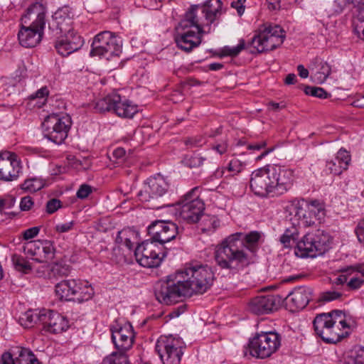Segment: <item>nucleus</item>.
<instances>
[{
  "label": "nucleus",
  "instance_id": "obj_40",
  "mask_svg": "<svg viewBox=\"0 0 364 364\" xmlns=\"http://www.w3.org/2000/svg\"><path fill=\"white\" fill-rule=\"evenodd\" d=\"M41 255L38 258H33L38 262H43L48 259H53L54 256L55 248L50 241H43L41 245Z\"/></svg>",
  "mask_w": 364,
  "mask_h": 364
},
{
  "label": "nucleus",
  "instance_id": "obj_14",
  "mask_svg": "<svg viewBox=\"0 0 364 364\" xmlns=\"http://www.w3.org/2000/svg\"><path fill=\"white\" fill-rule=\"evenodd\" d=\"M183 228L171 220H155L148 227L149 235L161 247H166L164 245L177 236L180 237Z\"/></svg>",
  "mask_w": 364,
  "mask_h": 364
},
{
  "label": "nucleus",
  "instance_id": "obj_59",
  "mask_svg": "<svg viewBox=\"0 0 364 364\" xmlns=\"http://www.w3.org/2000/svg\"><path fill=\"white\" fill-rule=\"evenodd\" d=\"M74 222L70 221L65 223H60L55 225V230L59 233L67 232L73 229Z\"/></svg>",
  "mask_w": 364,
  "mask_h": 364
},
{
  "label": "nucleus",
  "instance_id": "obj_31",
  "mask_svg": "<svg viewBox=\"0 0 364 364\" xmlns=\"http://www.w3.org/2000/svg\"><path fill=\"white\" fill-rule=\"evenodd\" d=\"M113 112L119 117L132 118L138 112V109L136 105L127 100L122 102L120 97L119 102L114 104Z\"/></svg>",
  "mask_w": 364,
  "mask_h": 364
},
{
  "label": "nucleus",
  "instance_id": "obj_4",
  "mask_svg": "<svg viewBox=\"0 0 364 364\" xmlns=\"http://www.w3.org/2000/svg\"><path fill=\"white\" fill-rule=\"evenodd\" d=\"M73 15L68 6L58 9L48 21V29L54 36H60L55 49L62 56L78 50L83 45L82 38L73 30Z\"/></svg>",
  "mask_w": 364,
  "mask_h": 364
},
{
  "label": "nucleus",
  "instance_id": "obj_33",
  "mask_svg": "<svg viewBox=\"0 0 364 364\" xmlns=\"http://www.w3.org/2000/svg\"><path fill=\"white\" fill-rule=\"evenodd\" d=\"M306 206L309 213L314 215L316 220H321L326 215L325 204L319 200H311L306 201Z\"/></svg>",
  "mask_w": 364,
  "mask_h": 364
},
{
  "label": "nucleus",
  "instance_id": "obj_28",
  "mask_svg": "<svg viewBox=\"0 0 364 364\" xmlns=\"http://www.w3.org/2000/svg\"><path fill=\"white\" fill-rule=\"evenodd\" d=\"M13 351L16 356V364H42L28 348L16 346Z\"/></svg>",
  "mask_w": 364,
  "mask_h": 364
},
{
  "label": "nucleus",
  "instance_id": "obj_55",
  "mask_svg": "<svg viewBox=\"0 0 364 364\" xmlns=\"http://www.w3.org/2000/svg\"><path fill=\"white\" fill-rule=\"evenodd\" d=\"M363 264H358L353 266H349L346 268L341 269L340 271L343 273L351 274L353 272H358L361 274L362 277H364V268Z\"/></svg>",
  "mask_w": 364,
  "mask_h": 364
},
{
  "label": "nucleus",
  "instance_id": "obj_46",
  "mask_svg": "<svg viewBox=\"0 0 364 364\" xmlns=\"http://www.w3.org/2000/svg\"><path fill=\"white\" fill-rule=\"evenodd\" d=\"M61 207L62 203L59 199L52 198L47 202L46 210L48 214H53Z\"/></svg>",
  "mask_w": 364,
  "mask_h": 364
},
{
  "label": "nucleus",
  "instance_id": "obj_49",
  "mask_svg": "<svg viewBox=\"0 0 364 364\" xmlns=\"http://www.w3.org/2000/svg\"><path fill=\"white\" fill-rule=\"evenodd\" d=\"M341 293L336 291H328L323 292L320 297V301L328 302L341 298Z\"/></svg>",
  "mask_w": 364,
  "mask_h": 364
},
{
  "label": "nucleus",
  "instance_id": "obj_58",
  "mask_svg": "<svg viewBox=\"0 0 364 364\" xmlns=\"http://www.w3.org/2000/svg\"><path fill=\"white\" fill-rule=\"evenodd\" d=\"M40 231L39 227L30 228L23 232V237L24 240H30L38 235Z\"/></svg>",
  "mask_w": 364,
  "mask_h": 364
},
{
  "label": "nucleus",
  "instance_id": "obj_34",
  "mask_svg": "<svg viewBox=\"0 0 364 364\" xmlns=\"http://www.w3.org/2000/svg\"><path fill=\"white\" fill-rule=\"evenodd\" d=\"M11 261L16 271L25 274L31 273L33 267L23 256L14 254L11 257Z\"/></svg>",
  "mask_w": 364,
  "mask_h": 364
},
{
  "label": "nucleus",
  "instance_id": "obj_25",
  "mask_svg": "<svg viewBox=\"0 0 364 364\" xmlns=\"http://www.w3.org/2000/svg\"><path fill=\"white\" fill-rule=\"evenodd\" d=\"M81 282L75 279H64L55 286L56 296L60 300L70 301L82 289Z\"/></svg>",
  "mask_w": 364,
  "mask_h": 364
},
{
  "label": "nucleus",
  "instance_id": "obj_36",
  "mask_svg": "<svg viewBox=\"0 0 364 364\" xmlns=\"http://www.w3.org/2000/svg\"><path fill=\"white\" fill-rule=\"evenodd\" d=\"M199 190L200 188L196 186L183 196L177 203L178 208H181V205H192L193 202L203 201V200L200 198Z\"/></svg>",
  "mask_w": 364,
  "mask_h": 364
},
{
  "label": "nucleus",
  "instance_id": "obj_56",
  "mask_svg": "<svg viewBox=\"0 0 364 364\" xmlns=\"http://www.w3.org/2000/svg\"><path fill=\"white\" fill-rule=\"evenodd\" d=\"M364 284V277H353L350 279V281L347 283V286L350 289H358L361 287V286Z\"/></svg>",
  "mask_w": 364,
  "mask_h": 364
},
{
  "label": "nucleus",
  "instance_id": "obj_43",
  "mask_svg": "<svg viewBox=\"0 0 364 364\" xmlns=\"http://www.w3.org/2000/svg\"><path fill=\"white\" fill-rule=\"evenodd\" d=\"M304 91L305 94L316 97L320 99H326L331 96L323 88L314 86H305Z\"/></svg>",
  "mask_w": 364,
  "mask_h": 364
},
{
  "label": "nucleus",
  "instance_id": "obj_41",
  "mask_svg": "<svg viewBox=\"0 0 364 364\" xmlns=\"http://www.w3.org/2000/svg\"><path fill=\"white\" fill-rule=\"evenodd\" d=\"M45 186V182L42 178H31L26 179L21 186L24 191L29 192H36L42 189Z\"/></svg>",
  "mask_w": 364,
  "mask_h": 364
},
{
  "label": "nucleus",
  "instance_id": "obj_17",
  "mask_svg": "<svg viewBox=\"0 0 364 364\" xmlns=\"http://www.w3.org/2000/svg\"><path fill=\"white\" fill-rule=\"evenodd\" d=\"M21 170V161L15 153L10 151L0 153V180L3 181L16 180Z\"/></svg>",
  "mask_w": 364,
  "mask_h": 364
},
{
  "label": "nucleus",
  "instance_id": "obj_30",
  "mask_svg": "<svg viewBox=\"0 0 364 364\" xmlns=\"http://www.w3.org/2000/svg\"><path fill=\"white\" fill-rule=\"evenodd\" d=\"M113 112L119 117L132 118L138 112V109L136 105L127 100L122 102L120 97L119 102L114 104Z\"/></svg>",
  "mask_w": 364,
  "mask_h": 364
},
{
  "label": "nucleus",
  "instance_id": "obj_54",
  "mask_svg": "<svg viewBox=\"0 0 364 364\" xmlns=\"http://www.w3.org/2000/svg\"><path fill=\"white\" fill-rule=\"evenodd\" d=\"M298 237H291L287 235H282L280 237V242L284 247H290L298 242Z\"/></svg>",
  "mask_w": 364,
  "mask_h": 364
},
{
  "label": "nucleus",
  "instance_id": "obj_16",
  "mask_svg": "<svg viewBox=\"0 0 364 364\" xmlns=\"http://www.w3.org/2000/svg\"><path fill=\"white\" fill-rule=\"evenodd\" d=\"M335 11L341 13L344 9L352 5L353 25L355 34L364 40V0H335Z\"/></svg>",
  "mask_w": 364,
  "mask_h": 364
},
{
  "label": "nucleus",
  "instance_id": "obj_61",
  "mask_svg": "<svg viewBox=\"0 0 364 364\" xmlns=\"http://www.w3.org/2000/svg\"><path fill=\"white\" fill-rule=\"evenodd\" d=\"M245 1L246 0H236L231 3V6L237 10L239 16H242L245 11L244 4Z\"/></svg>",
  "mask_w": 364,
  "mask_h": 364
},
{
  "label": "nucleus",
  "instance_id": "obj_20",
  "mask_svg": "<svg viewBox=\"0 0 364 364\" xmlns=\"http://www.w3.org/2000/svg\"><path fill=\"white\" fill-rule=\"evenodd\" d=\"M112 332V341L115 348L122 353H125L133 345L134 333L130 323H125L121 326L116 324L110 328Z\"/></svg>",
  "mask_w": 364,
  "mask_h": 364
},
{
  "label": "nucleus",
  "instance_id": "obj_51",
  "mask_svg": "<svg viewBox=\"0 0 364 364\" xmlns=\"http://www.w3.org/2000/svg\"><path fill=\"white\" fill-rule=\"evenodd\" d=\"M228 147V144L226 139L221 140L220 141H216L212 145L213 150L215 151L220 155L227 151Z\"/></svg>",
  "mask_w": 364,
  "mask_h": 364
},
{
  "label": "nucleus",
  "instance_id": "obj_39",
  "mask_svg": "<svg viewBox=\"0 0 364 364\" xmlns=\"http://www.w3.org/2000/svg\"><path fill=\"white\" fill-rule=\"evenodd\" d=\"M42 311L39 313L29 310L25 312L20 318L19 322L21 326L24 328H31L33 326L35 323L38 321L40 322V314Z\"/></svg>",
  "mask_w": 364,
  "mask_h": 364
},
{
  "label": "nucleus",
  "instance_id": "obj_37",
  "mask_svg": "<svg viewBox=\"0 0 364 364\" xmlns=\"http://www.w3.org/2000/svg\"><path fill=\"white\" fill-rule=\"evenodd\" d=\"M102 364H130L127 355L122 352H112L105 357Z\"/></svg>",
  "mask_w": 364,
  "mask_h": 364
},
{
  "label": "nucleus",
  "instance_id": "obj_63",
  "mask_svg": "<svg viewBox=\"0 0 364 364\" xmlns=\"http://www.w3.org/2000/svg\"><path fill=\"white\" fill-rule=\"evenodd\" d=\"M48 90L47 87H43L38 90L36 92L34 95H32L31 96V99H36V98H40V99H44L48 95Z\"/></svg>",
  "mask_w": 364,
  "mask_h": 364
},
{
  "label": "nucleus",
  "instance_id": "obj_22",
  "mask_svg": "<svg viewBox=\"0 0 364 364\" xmlns=\"http://www.w3.org/2000/svg\"><path fill=\"white\" fill-rule=\"evenodd\" d=\"M40 323L43 329L50 333H60L66 331L68 328V321L59 313L43 309L40 314Z\"/></svg>",
  "mask_w": 364,
  "mask_h": 364
},
{
  "label": "nucleus",
  "instance_id": "obj_15",
  "mask_svg": "<svg viewBox=\"0 0 364 364\" xmlns=\"http://www.w3.org/2000/svg\"><path fill=\"white\" fill-rule=\"evenodd\" d=\"M313 325L316 335L327 343H336L343 338V335L336 331L331 315L327 313L317 315Z\"/></svg>",
  "mask_w": 364,
  "mask_h": 364
},
{
  "label": "nucleus",
  "instance_id": "obj_13",
  "mask_svg": "<svg viewBox=\"0 0 364 364\" xmlns=\"http://www.w3.org/2000/svg\"><path fill=\"white\" fill-rule=\"evenodd\" d=\"M155 350L164 364H179L183 354L181 341L173 336H161Z\"/></svg>",
  "mask_w": 364,
  "mask_h": 364
},
{
  "label": "nucleus",
  "instance_id": "obj_3",
  "mask_svg": "<svg viewBox=\"0 0 364 364\" xmlns=\"http://www.w3.org/2000/svg\"><path fill=\"white\" fill-rule=\"evenodd\" d=\"M293 177L291 169L277 165H267L252 173L250 186L254 194L259 197H278L291 188Z\"/></svg>",
  "mask_w": 364,
  "mask_h": 364
},
{
  "label": "nucleus",
  "instance_id": "obj_18",
  "mask_svg": "<svg viewBox=\"0 0 364 364\" xmlns=\"http://www.w3.org/2000/svg\"><path fill=\"white\" fill-rule=\"evenodd\" d=\"M169 185L161 175L150 177L137 196L142 202L150 201L163 196L168 191Z\"/></svg>",
  "mask_w": 364,
  "mask_h": 364
},
{
  "label": "nucleus",
  "instance_id": "obj_27",
  "mask_svg": "<svg viewBox=\"0 0 364 364\" xmlns=\"http://www.w3.org/2000/svg\"><path fill=\"white\" fill-rule=\"evenodd\" d=\"M205 210V204L203 201H196L192 205H181V208H178L179 216L188 223H198L203 215V211Z\"/></svg>",
  "mask_w": 364,
  "mask_h": 364
},
{
  "label": "nucleus",
  "instance_id": "obj_2",
  "mask_svg": "<svg viewBox=\"0 0 364 364\" xmlns=\"http://www.w3.org/2000/svg\"><path fill=\"white\" fill-rule=\"evenodd\" d=\"M259 238L260 234L257 231L248 234L236 232L229 235L216 247V263L221 269H227L232 274L242 272L251 263L247 250H252Z\"/></svg>",
  "mask_w": 364,
  "mask_h": 364
},
{
  "label": "nucleus",
  "instance_id": "obj_24",
  "mask_svg": "<svg viewBox=\"0 0 364 364\" xmlns=\"http://www.w3.org/2000/svg\"><path fill=\"white\" fill-rule=\"evenodd\" d=\"M312 289L307 287H299L285 297L287 305L292 311L303 309L311 299Z\"/></svg>",
  "mask_w": 364,
  "mask_h": 364
},
{
  "label": "nucleus",
  "instance_id": "obj_29",
  "mask_svg": "<svg viewBox=\"0 0 364 364\" xmlns=\"http://www.w3.org/2000/svg\"><path fill=\"white\" fill-rule=\"evenodd\" d=\"M119 100L120 95L113 92L97 100L94 108L99 112L114 111V104L119 102Z\"/></svg>",
  "mask_w": 364,
  "mask_h": 364
},
{
  "label": "nucleus",
  "instance_id": "obj_26",
  "mask_svg": "<svg viewBox=\"0 0 364 364\" xmlns=\"http://www.w3.org/2000/svg\"><path fill=\"white\" fill-rule=\"evenodd\" d=\"M350 161V155L343 149H341L333 159L326 161V170L333 175H340L343 171L348 169Z\"/></svg>",
  "mask_w": 364,
  "mask_h": 364
},
{
  "label": "nucleus",
  "instance_id": "obj_8",
  "mask_svg": "<svg viewBox=\"0 0 364 364\" xmlns=\"http://www.w3.org/2000/svg\"><path fill=\"white\" fill-rule=\"evenodd\" d=\"M250 354L264 359L271 356L281 346V336L275 331L257 333L249 343Z\"/></svg>",
  "mask_w": 364,
  "mask_h": 364
},
{
  "label": "nucleus",
  "instance_id": "obj_48",
  "mask_svg": "<svg viewBox=\"0 0 364 364\" xmlns=\"http://www.w3.org/2000/svg\"><path fill=\"white\" fill-rule=\"evenodd\" d=\"M205 160V159L200 155H193L186 159V164L190 168H197L203 165Z\"/></svg>",
  "mask_w": 364,
  "mask_h": 364
},
{
  "label": "nucleus",
  "instance_id": "obj_64",
  "mask_svg": "<svg viewBox=\"0 0 364 364\" xmlns=\"http://www.w3.org/2000/svg\"><path fill=\"white\" fill-rule=\"evenodd\" d=\"M126 151L122 147L115 149L112 152V156L117 160L123 161L125 159Z\"/></svg>",
  "mask_w": 364,
  "mask_h": 364
},
{
  "label": "nucleus",
  "instance_id": "obj_11",
  "mask_svg": "<svg viewBox=\"0 0 364 364\" xmlns=\"http://www.w3.org/2000/svg\"><path fill=\"white\" fill-rule=\"evenodd\" d=\"M122 41L114 33L105 31L94 38L91 45L90 55L105 57L107 59L118 56L121 53Z\"/></svg>",
  "mask_w": 364,
  "mask_h": 364
},
{
  "label": "nucleus",
  "instance_id": "obj_1",
  "mask_svg": "<svg viewBox=\"0 0 364 364\" xmlns=\"http://www.w3.org/2000/svg\"><path fill=\"white\" fill-rule=\"evenodd\" d=\"M215 274L208 264H196L168 275L159 280L154 287L156 299L166 305H171L193 294H203L213 284Z\"/></svg>",
  "mask_w": 364,
  "mask_h": 364
},
{
  "label": "nucleus",
  "instance_id": "obj_9",
  "mask_svg": "<svg viewBox=\"0 0 364 364\" xmlns=\"http://www.w3.org/2000/svg\"><path fill=\"white\" fill-rule=\"evenodd\" d=\"M71 125L69 114H51L42 123L43 135L53 143L61 144L67 138Z\"/></svg>",
  "mask_w": 364,
  "mask_h": 364
},
{
  "label": "nucleus",
  "instance_id": "obj_10",
  "mask_svg": "<svg viewBox=\"0 0 364 364\" xmlns=\"http://www.w3.org/2000/svg\"><path fill=\"white\" fill-rule=\"evenodd\" d=\"M284 38V31L279 26H269L252 37L249 43L253 48L250 53H261L273 50L283 43Z\"/></svg>",
  "mask_w": 364,
  "mask_h": 364
},
{
  "label": "nucleus",
  "instance_id": "obj_38",
  "mask_svg": "<svg viewBox=\"0 0 364 364\" xmlns=\"http://www.w3.org/2000/svg\"><path fill=\"white\" fill-rule=\"evenodd\" d=\"M42 241L33 240L29 241L23 246V252L25 255L38 258L41 255Z\"/></svg>",
  "mask_w": 364,
  "mask_h": 364
},
{
  "label": "nucleus",
  "instance_id": "obj_6",
  "mask_svg": "<svg viewBox=\"0 0 364 364\" xmlns=\"http://www.w3.org/2000/svg\"><path fill=\"white\" fill-rule=\"evenodd\" d=\"M46 7L40 2L30 6L21 17L18 39L21 46L34 48L41 41L46 25Z\"/></svg>",
  "mask_w": 364,
  "mask_h": 364
},
{
  "label": "nucleus",
  "instance_id": "obj_62",
  "mask_svg": "<svg viewBox=\"0 0 364 364\" xmlns=\"http://www.w3.org/2000/svg\"><path fill=\"white\" fill-rule=\"evenodd\" d=\"M360 364H364V347H360L351 354Z\"/></svg>",
  "mask_w": 364,
  "mask_h": 364
},
{
  "label": "nucleus",
  "instance_id": "obj_35",
  "mask_svg": "<svg viewBox=\"0 0 364 364\" xmlns=\"http://www.w3.org/2000/svg\"><path fill=\"white\" fill-rule=\"evenodd\" d=\"M70 271L71 269L69 265L63 263H55L50 266L48 277L50 279H58L68 276Z\"/></svg>",
  "mask_w": 364,
  "mask_h": 364
},
{
  "label": "nucleus",
  "instance_id": "obj_32",
  "mask_svg": "<svg viewBox=\"0 0 364 364\" xmlns=\"http://www.w3.org/2000/svg\"><path fill=\"white\" fill-rule=\"evenodd\" d=\"M315 63H316V66L314 78L317 82L323 83L331 74V66L319 58H315Z\"/></svg>",
  "mask_w": 364,
  "mask_h": 364
},
{
  "label": "nucleus",
  "instance_id": "obj_47",
  "mask_svg": "<svg viewBox=\"0 0 364 364\" xmlns=\"http://www.w3.org/2000/svg\"><path fill=\"white\" fill-rule=\"evenodd\" d=\"M185 144L191 147H199L205 143V139L202 136H196L185 139Z\"/></svg>",
  "mask_w": 364,
  "mask_h": 364
},
{
  "label": "nucleus",
  "instance_id": "obj_7",
  "mask_svg": "<svg viewBox=\"0 0 364 364\" xmlns=\"http://www.w3.org/2000/svg\"><path fill=\"white\" fill-rule=\"evenodd\" d=\"M331 237L325 231L316 230L306 233L296 243L295 254L299 257H316L323 255L330 247Z\"/></svg>",
  "mask_w": 364,
  "mask_h": 364
},
{
  "label": "nucleus",
  "instance_id": "obj_23",
  "mask_svg": "<svg viewBox=\"0 0 364 364\" xmlns=\"http://www.w3.org/2000/svg\"><path fill=\"white\" fill-rule=\"evenodd\" d=\"M177 29L175 40L180 49L188 53L201 43L203 34H199L195 28H183L180 22Z\"/></svg>",
  "mask_w": 364,
  "mask_h": 364
},
{
  "label": "nucleus",
  "instance_id": "obj_19",
  "mask_svg": "<svg viewBox=\"0 0 364 364\" xmlns=\"http://www.w3.org/2000/svg\"><path fill=\"white\" fill-rule=\"evenodd\" d=\"M304 200H294L285 208V212L291 224L294 225L309 227L314 225L316 219L312 213H309L308 209L303 208Z\"/></svg>",
  "mask_w": 364,
  "mask_h": 364
},
{
  "label": "nucleus",
  "instance_id": "obj_45",
  "mask_svg": "<svg viewBox=\"0 0 364 364\" xmlns=\"http://www.w3.org/2000/svg\"><path fill=\"white\" fill-rule=\"evenodd\" d=\"M245 164L237 158L232 159L228 164L227 169L234 174L242 171Z\"/></svg>",
  "mask_w": 364,
  "mask_h": 364
},
{
  "label": "nucleus",
  "instance_id": "obj_60",
  "mask_svg": "<svg viewBox=\"0 0 364 364\" xmlns=\"http://www.w3.org/2000/svg\"><path fill=\"white\" fill-rule=\"evenodd\" d=\"M355 233L358 241L364 243V219L358 223L355 229Z\"/></svg>",
  "mask_w": 364,
  "mask_h": 364
},
{
  "label": "nucleus",
  "instance_id": "obj_53",
  "mask_svg": "<svg viewBox=\"0 0 364 364\" xmlns=\"http://www.w3.org/2000/svg\"><path fill=\"white\" fill-rule=\"evenodd\" d=\"M16 358L12 348L9 352H5L2 354L1 364H16Z\"/></svg>",
  "mask_w": 364,
  "mask_h": 364
},
{
  "label": "nucleus",
  "instance_id": "obj_12",
  "mask_svg": "<svg viewBox=\"0 0 364 364\" xmlns=\"http://www.w3.org/2000/svg\"><path fill=\"white\" fill-rule=\"evenodd\" d=\"M166 254L167 248L161 247L151 237L139 245L134 250V256L138 263L148 268L158 267Z\"/></svg>",
  "mask_w": 364,
  "mask_h": 364
},
{
  "label": "nucleus",
  "instance_id": "obj_50",
  "mask_svg": "<svg viewBox=\"0 0 364 364\" xmlns=\"http://www.w3.org/2000/svg\"><path fill=\"white\" fill-rule=\"evenodd\" d=\"M92 192V188L87 184H82L78 188L76 196L80 199H85Z\"/></svg>",
  "mask_w": 364,
  "mask_h": 364
},
{
  "label": "nucleus",
  "instance_id": "obj_57",
  "mask_svg": "<svg viewBox=\"0 0 364 364\" xmlns=\"http://www.w3.org/2000/svg\"><path fill=\"white\" fill-rule=\"evenodd\" d=\"M33 205V201L31 197L25 196L23 197L20 203V208L22 211L29 210Z\"/></svg>",
  "mask_w": 364,
  "mask_h": 364
},
{
  "label": "nucleus",
  "instance_id": "obj_42",
  "mask_svg": "<svg viewBox=\"0 0 364 364\" xmlns=\"http://www.w3.org/2000/svg\"><path fill=\"white\" fill-rule=\"evenodd\" d=\"M328 314L331 315L332 321L334 323V326H336V329L338 332L341 331V330L340 326H341L342 328H346L349 327V326L347 324V323L344 318L345 315L342 311L333 310Z\"/></svg>",
  "mask_w": 364,
  "mask_h": 364
},
{
  "label": "nucleus",
  "instance_id": "obj_5",
  "mask_svg": "<svg viewBox=\"0 0 364 364\" xmlns=\"http://www.w3.org/2000/svg\"><path fill=\"white\" fill-rule=\"evenodd\" d=\"M222 5L221 0H207L203 4L191 5L181 21V26L195 28L199 34L210 33L211 25L222 15Z\"/></svg>",
  "mask_w": 364,
  "mask_h": 364
},
{
  "label": "nucleus",
  "instance_id": "obj_21",
  "mask_svg": "<svg viewBox=\"0 0 364 364\" xmlns=\"http://www.w3.org/2000/svg\"><path fill=\"white\" fill-rule=\"evenodd\" d=\"M283 298L279 295H259L252 298L249 304L250 312L256 315L266 314L277 309Z\"/></svg>",
  "mask_w": 364,
  "mask_h": 364
},
{
  "label": "nucleus",
  "instance_id": "obj_52",
  "mask_svg": "<svg viewBox=\"0 0 364 364\" xmlns=\"http://www.w3.org/2000/svg\"><path fill=\"white\" fill-rule=\"evenodd\" d=\"M78 294H80V295L77 300L79 302H82L90 299L94 295V291L91 287L85 286V291L81 289Z\"/></svg>",
  "mask_w": 364,
  "mask_h": 364
},
{
  "label": "nucleus",
  "instance_id": "obj_44",
  "mask_svg": "<svg viewBox=\"0 0 364 364\" xmlns=\"http://www.w3.org/2000/svg\"><path fill=\"white\" fill-rule=\"evenodd\" d=\"M245 41L240 40L237 46L235 47H225L223 50V55L235 57L245 48Z\"/></svg>",
  "mask_w": 364,
  "mask_h": 364
}]
</instances>
